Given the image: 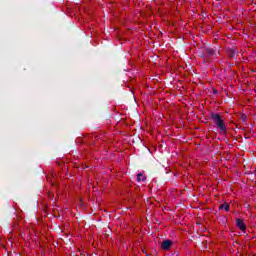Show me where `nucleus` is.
<instances>
[{
	"instance_id": "6e6552de",
	"label": "nucleus",
	"mask_w": 256,
	"mask_h": 256,
	"mask_svg": "<svg viewBox=\"0 0 256 256\" xmlns=\"http://www.w3.org/2000/svg\"><path fill=\"white\" fill-rule=\"evenodd\" d=\"M214 93L217 94V90H214Z\"/></svg>"
},
{
	"instance_id": "20e7f679",
	"label": "nucleus",
	"mask_w": 256,
	"mask_h": 256,
	"mask_svg": "<svg viewBox=\"0 0 256 256\" xmlns=\"http://www.w3.org/2000/svg\"><path fill=\"white\" fill-rule=\"evenodd\" d=\"M172 245H173V241L164 240L161 244V249H163L164 251H169V249H171Z\"/></svg>"
},
{
	"instance_id": "0eeeda50",
	"label": "nucleus",
	"mask_w": 256,
	"mask_h": 256,
	"mask_svg": "<svg viewBox=\"0 0 256 256\" xmlns=\"http://www.w3.org/2000/svg\"><path fill=\"white\" fill-rule=\"evenodd\" d=\"M237 55V50H231L230 57H234Z\"/></svg>"
},
{
	"instance_id": "7ed1b4c3",
	"label": "nucleus",
	"mask_w": 256,
	"mask_h": 256,
	"mask_svg": "<svg viewBox=\"0 0 256 256\" xmlns=\"http://www.w3.org/2000/svg\"><path fill=\"white\" fill-rule=\"evenodd\" d=\"M236 227L243 232H245V229H247V225L241 220V218L236 219Z\"/></svg>"
},
{
	"instance_id": "39448f33",
	"label": "nucleus",
	"mask_w": 256,
	"mask_h": 256,
	"mask_svg": "<svg viewBox=\"0 0 256 256\" xmlns=\"http://www.w3.org/2000/svg\"><path fill=\"white\" fill-rule=\"evenodd\" d=\"M147 177H145V175H143V173H138L137 174V181L138 183H141V181H146Z\"/></svg>"
},
{
	"instance_id": "f03ea898",
	"label": "nucleus",
	"mask_w": 256,
	"mask_h": 256,
	"mask_svg": "<svg viewBox=\"0 0 256 256\" xmlns=\"http://www.w3.org/2000/svg\"><path fill=\"white\" fill-rule=\"evenodd\" d=\"M204 53H206L207 57H217V55H219L216 49L209 47L204 49Z\"/></svg>"
},
{
	"instance_id": "f257e3e1",
	"label": "nucleus",
	"mask_w": 256,
	"mask_h": 256,
	"mask_svg": "<svg viewBox=\"0 0 256 256\" xmlns=\"http://www.w3.org/2000/svg\"><path fill=\"white\" fill-rule=\"evenodd\" d=\"M210 117L213 120L216 129H218L220 133H227V126H225V122H223V116H221V114L212 112Z\"/></svg>"
},
{
	"instance_id": "423d86ee",
	"label": "nucleus",
	"mask_w": 256,
	"mask_h": 256,
	"mask_svg": "<svg viewBox=\"0 0 256 256\" xmlns=\"http://www.w3.org/2000/svg\"><path fill=\"white\" fill-rule=\"evenodd\" d=\"M219 209H224V211L229 212V203L221 204Z\"/></svg>"
}]
</instances>
